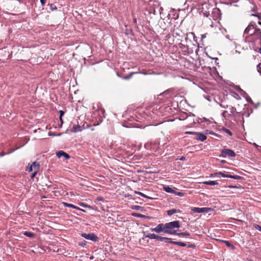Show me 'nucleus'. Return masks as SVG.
I'll use <instances>...</instances> for the list:
<instances>
[{
	"label": "nucleus",
	"mask_w": 261,
	"mask_h": 261,
	"mask_svg": "<svg viewBox=\"0 0 261 261\" xmlns=\"http://www.w3.org/2000/svg\"><path fill=\"white\" fill-rule=\"evenodd\" d=\"M150 230L158 233L161 232L162 231L164 232V224L163 223L159 224L156 226V227L150 228Z\"/></svg>",
	"instance_id": "20e7f679"
},
{
	"label": "nucleus",
	"mask_w": 261,
	"mask_h": 261,
	"mask_svg": "<svg viewBox=\"0 0 261 261\" xmlns=\"http://www.w3.org/2000/svg\"><path fill=\"white\" fill-rule=\"evenodd\" d=\"M145 237L150 239H156L159 240V236H158L154 233H149L146 235Z\"/></svg>",
	"instance_id": "9b49d317"
},
{
	"label": "nucleus",
	"mask_w": 261,
	"mask_h": 261,
	"mask_svg": "<svg viewBox=\"0 0 261 261\" xmlns=\"http://www.w3.org/2000/svg\"><path fill=\"white\" fill-rule=\"evenodd\" d=\"M56 155L58 158L64 156L66 159H69L70 158L69 155L62 150L57 152Z\"/></svg>",
	"instance_id": "0eeeda50"
},
{
	"label": "nucleus",
	"mask_w": 261,
	"mask_h": 261,
	"mask_svg": "<svg viewBox=\"0 0 261 261\" xmlns=\"http://www.w3.org/2000/svg\"><path fill=\"white\" fill-rule=\"evenodd\" d=\"M195 245L194 244H191L188 245V247L189 248H194Z\"/></svg>",
	"instance_id": "37998d69"
},
{
	"label": "nucleus",
	"mask_w": 261,
	"mask_h": 261,
	"mask_svg": "<svg viewBox=\"0 0 261 261\" xmlns=\"http://www.w3.org/2000/svg\"><path fill=\"white\" fill-rule=\"evenodd\" d=\"M135 193L137 194H139V195L141 196L142 197H144V198H148V199H152V198L150 197H149L146 195H145L144 194H143V193L142 192H135Z\"/></svg>",
	"instance_id": "aec40b11"
},
{
	"label": "nucleus",
	"mask_w": 261,
	"mask_h": 261,
	"mask_svg": "<svg viewBox=\"0 0 261 261\" xmlns=\"http://www.w3.org/2000/svg\"><path fill=\"white\" fill-rule=\"evenodd\" d=\"M23 234L27 237H30V238H34L35 236V234L30 232V231H25L23 233Z\"/></svg>",
	"instance_id": "a211bd4d"
},
{
	"label": "nucleus",
	"mask_w": 261,
	"mask_h": 261,
	"mask_svg": "<svg viewBox=\"0 0 261 261\" xmlns=\"http://www.w3.org/2000/svg\"><path fill=\"white\" fill-rule=\"evenodd\" d=\"M177 195L180 196H183L184 194L182 192H177Z\"/></svg>",
	"instance_id": "79ce46f5"
},
{
	"label": "nucleus",
	"mask_w": 261,
	"mask_h": 261,
	"mask_svg": "<svg viewBox=\"0 0 261 261\" xmlns=\"http://www.w3.org/2000/svg\"><path fill=\"white\" fill-rule=\"evenodd\" d=\"M171 244H175V245H179V246H181V247H185V246H186V244L185 243L181 242L173 241V242H171Z\"/></svg>",
	"instance_id": "6ab92c4d"
},
{
	"label": "nucleus",
	"mask_w": 261,
	"mask_h": 261,
	"mask_svg": "<svg viewBox=\"0 0 261 261\" xmlns=\"http://www.w3.org/2000/svg\"><path fill=\"white\" fill-rule=\"evenodd\" d=\"M258 23L261 26V19H259Z\"/></svg>",
	"instance_id": "09e8293b"
},
{
	"label": "nucleus",
	"mask_w": 261,
	"mask_h": 261,
	"mask_svg": "<svg viewBox=\"0 0 261 261\" xmlns=\"http://www.w3.org/2000/svg\"><path fill=\"white\" fill-rule=\"evenodd\" d=\"M208 208L207 207H202L201 208V211H200L201 213H207L208 212Z\"/></svg>",
	"instance_id": "bb28decb"
},
{
	"label": "nucleus",
	"mask_w": 261,
	"mask_h": 261,
	"mask_svg": "<svg viewBox=\"0 0 261 261\" xmlns=\"http://www.w3.org/2000/svg\"><path fill=\"white\" fill-rule=\"evenodd\" d=\"M137 72H131L128 75L122 77L123 79L128 80L132 76L133 74L137 73Z\"/></svg>",
	"instance_id": "393cba45"
},
{
	"label": "nucleus",
	"mask_w": 261,
	"mask_h": 261,
	"mask_svg": "<svg viewBox=\"0 0 261 261\" xmlns=\"http://www.w3.org/2000/svg\"><path fill=\"white\" fill-rule=\"evenodd\" d=\"M257 71H258V72L260 73V74H261V63L259 64L257 66Z\"/></svg>",
	"instance_id": "c85d7f7f"
},
{
	"label": "nucleus",
	"mask_w": 261,
	"mask_h": 261,
	"mask_svg": "<svg viewBox=\"0 0 261 261\" xmlns=\"http://www.w3.org/2000/svg\"><path fill=\"white\" fill-rule=\"evenodd\" d=\"M180 227L178 221H174L164 224V232L170 234H176V231L174 230V228H178Z\"/></svg>",
	"instance_id": "f257e3e1"
},
{
	"label": "nucleus",
	"mask_w": 261,
	"mask_h": 261,
	"mask_svg": "<svg viewBox=\"0 0 261 261\" xmlns=\"http://www.w3.org/2000/svg\"><path fill=\"white\" fill-rule=\"evenodd\" d=\"M236 155V153L233 150L229 149H224L221 151V156L223 158H225L227 156L234 157Z\"/></svg>",
	"instance_id": "f03ea898"
},
{
	"label": "nucleus",
	"mask_w": 261,
	"mask_h": 261,
	"mask_svg": "<svg viewBox=\"0 0 261 261\" xmlns=\"http://www.w3.org/2000/svg\"><path fill=\"white\" fill-rule=\"evenodd\" d=\"M37 172H33V173H32V174L31 175V177L32 178H34V177L35 176V175H36V174H37Z\"/></svg>",
	"instance_id": "a19ab883"
},
{
	"label": "nucleus",
	"mask_w": 261,
	"mask_h": 261,
	"mask_svg": "<svg viewBox=\"0 0 261 261\" xmlns=\"http://www.w3.org/2000/svg\"><path fill=\"white\" fill-rule=\"evenodd\" d=\"M180 211L179 210L176 209H171L167 211V214L169 216H171L173 214L176 213H179Z\"/></svg>",
	"instance_id": "4468645a"
},
{
	"label": "nucleus",
	"mask_w": 261,
	"mask_h": 261,
	"mask_svg": "<svg viewBox=\"0 0 261 261\" xmlns=\"http://www.w3.org/2000/svg\"><path fill=\"white\" fill-rule=\"evenodd\" d=\"M81 126L79 125H74L71 129L72 132L73 133H77L78 132H81Z\"/></svg>",
	"instance_id": "ddd939ff"
},
{
	"label": "nucleus",
	"mask_w": 261,
	"mask_h": 261,
	"mask_svg": "<svg viewBox=\"0 0 261 261\" xmlns=\"http://www.w3.org/2000/svg\"><path fill=\"white\" fill-rule=\"evenodd\" d=\"M253 227L255 228L256 229L258 230L259 231H261V226H259L258 224H253Z\"/></svg>",
	"instance_id": "a878e982"
},
{
	"label": "nucleus",
	"mask_w": 261,
	"mask_h": 261,
	"mask_svg": "<svg viewBox=\"0 0 261 261\" xmlns=\"http://www.w3.org/2000/svg\"><path fill=\"white\" fill-rule=\"evenodd\" d=\"M82 236L87 240H91L92 241L96 242L97 241V237L93 233H83L82 234Z\"/></svg>",
	"instance_id": "7ed1b4c3"
},
{
	"label": "nucleus",
	"mask_w": 261,
	"mask_h": 261,
	"mask_svg": "<svg viewBox=\"0 0 261 261\" xmlns=\"http://www.w3.org/2000/svg\"><path fill=\"white\" fill-rule=\"evenodd\" d=\"M236 110V108H234L233 107H231V113L235 112Z\"/></svg>",
	"instance_id": "c03bdc74"
},
{
	"label": "nucleus",
	"mask_w": 261,
	"mask_h": 261,
	"mask_svg": "<svg viewBox=\"0 0 261 261\" xmlns=\"http://www.w3.org/2000/svg\"><path fill=\"white\" fill-rule=\"evenodd\" d=\"M191 211L194 213H200L201 208L200 207H192Z\"/></svg>",
	"instance_id": "4be33fe9"
},
{
	"label": "nucleus",
	"mask_w": 261,
	"mask_h": 261,
	"mask_svg": "<svg viewBox=\"0 0 261 261\" xmlns=\"http://www.w3.org/2000/svg\"><path fill=\"white\" fill-rule=\"evenodd\" d=\"M185 159H186V158H185V156H181V157L180 158V159H179V160H181V161H184V160H185Z\"/></svg>",
	"instance_id": "a18cd8bd"
},
{
	"label": "nucleus",
	"mask_w": 261,
	"mask_h": 261,
	"mask_svg": "<svg viewBox=\"0 0 261 261\" xmlns=\"http://www.w3.org/2000/svg\"><path fill=\"white\" fill-rule=\"evenodd\" d=\"M203 185H210V186H215L218 185V182L216 181L210 180V181H205L202 182Z\"/></svg>",
	"instance_id": "9d476101"
},
{
	"label": "nucleus",
	"mask_w": 261,
	"mask_h": 261,
	"mask_svg": "<svg viewBox=\"0 0 261 261\" xmlns=\"http://www.w3.org/2000/svg\"><path fill=\"white\" fill-rule=\"evenodd\" d=\"M132 208L133 210H135L137 211H143L144 210V208L143 207L139 206V205H133L132 206Z\"/></svg>",
	"instance_id": "f3484780"
},
{
	"label": "nucleus",
	"mask_w": 261,
	"mask_h": 261,
	"mask_svg": "<svg viewBox=\"0 0 261 261\" xmlns=\"http://www.w3.org/2000/svg\"><path fill=\"white\" fill-rule=\"evenodd\" d=\"M96 200L97 201H103V198L101 197H97V198H96Z\"/></svg>",
	"instance_id": "58836bf2"
},
{
	"label": "nucleus",
	"mask_w": 261,
	"mask_h": 261,
	"mask_svg": "<svg viewBox=\"0 0 261 261\" xmlns=\"http://www.w3.org/2000/svg\"><path fill=\"white\" fill-rule=\"evenodd\" d=\"M50 9L51 10H54V9H56V7L53 4H50Z\"/></svg>",
	"instance_id": "ea45409f"
},
{
	"label": "nucleus",
	"mask_w": 261,
	"mask_h": 261,
	"mask_svg": "<svg viewBox=\"0 0 261 261\" xmlns=\"http://www.w3.org/2000/svg\"><path fill=\"white\" fill-rule=\"evenodd\" d=\"M164 190L168 193H173L174 192V191L170 187L168 186L164 187Z\"/></svg>",
	"instance_id": "dca6fc26"
},
{
	"label": "nucleus",
	"mask_w": 261,
	"mask_h": 261,
	"mask_svg": "<svg viewBox=\"0 0 261 261\" xmlns=\"http://www.w3.org/2000/svg\"><path fill=\"white\" fill-rule=\"evenodd\" d=\"M6 154V153H2L1 154V156H3V155H5V154Z\"/></svg>",
	"instance_id": "8fccbe9b"
},
{
	"label": "nucleus",
	"mask_w": 261,
	"mask_h": 261,
	"mask_svg": "<svg viewBox=\"0 0 261 261\" xmlns=\"http://www.w3.org/2000/svg\"><path fill=\"white\" fill-rule=\"evenodd\" d=\"M224 242H225V244H226L227 246H228V247H230V246H232V245L231 244V243H230V242H229L228 241H224Z\"/></svg>",
	"instance_id": "f704fd0d"
},
{
	"label": "nucleus",
	"mask_w": 261,
	"mask_h": 261,
	"mask_svg": "<svg viewBox=\"0 0 261 261\" xmlns=\"http://www.w3.org/2000/svg\"><path fill=\"white\" fill-rule=\"evenodd\" d=\"M28 171L29 172L33 171V167L32 165L29 167L28 168Z\"/></svg>",
	"instance_id": "72a5a7b5"
},
{
	"label": "nucleus",
	"mask_w": 261,
	"mask_h": 261,
	"mask_svg": "<svg viewBox=\"0 0 261 261\" xmlns=\"http://www.w3.org/2000/svg\"><path fill=\"white\" fill-rule=\"evenodd\" d=\"M220 173H221V174H220V175L223 177H228V178H233V179H237V180L242 179V177L239 175H232L226 174L224 172H220Z\"/></svg>",
	"instance_id": "39448f33"
},
{
	"label": "nucleus",
	"mask_w": 261,
	"mask_h": 261,
	"mask_svg": "<svg viewBox=\"0 0 261 261\" xmlns=\"http://www.w3.org/2000/svg\"><path fill=\"white\" fill-rule=\"evenodd\" d=\"M252 15L256 16L258 19H261V14H252Z\"/></svg>",
	"instance_id": "473e14b6"
},
{
	"label": "nucleus",
	"mask_w": 261,
	"mask_h": 261,
	"mask_svg": "<svg viewBox=\"0 0 261 261\" xmlns=\"http://www.w3.org/2000/svg\"><path fill=\"white\" fill-rule=\"evenodd\" d=\"M185 134H190V135H194L195 136V134H196V133L194 132H185Z\"/></svg>",
	"instance_id": "c756f323"
},
{
	"label": "nucleus",
	"mask_w": 261,
	"mask_h": 261,
	"mask_svg": "<svg viewBox=\"0 0 261 261\" xmlns=\"http://www.w3.org/2000/svg\"><path fill=\"white\" fill-rule=\"evenodd\" d=\"M159 240L160 241H164L166 243H170V244H171V242H173V241L171 240V239L168 238H165V237H163L161 236H159Z\"/></svg>",
	"instance_id": "f8f14e48"
},
{
	"label": "nucleus",
	"mask_w": 261,
	"mask_h": 261,
	"mask_svg": "<svg viewBox=\"0 0 261 261\" xmlns=\"http://www.w3.org/2000/svg\"><path fill=\"white\" fill-rule=\"evenodd\" d=\"M59 113H60V117H62V116L64 114V112L63 111H62V110H60L59 111Z\"/></svg>",
	"instance_id": "4c0bfd02"
},
{
	"label": "nucleus",
	"mask_w": 261,
	"mask_h": 261,
	"mask_svg": "<svg viewBox=\"0 0 261 261\" xmlns=\"http://www.w3.org/2000/svg\"><path fill=\"white\" fill-rule=\"evenodd\" d=\"M133 21H134V23H137V19H136V18H134Z\"/></svg>",
	"instance_id": "de8ad7c7"
},
{
	"label": "nucleus",
	"mask_w": 261,
	"mask_h": 261,
	"mask_svg": "<svg viewBox=\"0 0 261 261\" xmlns=\"http://www.w3.org/2000/svg\"><path fill=\"white\" fill-rule=\"evenodd\" d=\"M228 188H240L241 187H238L237 186H232V185H229L228 186Z\"/></svg>",
	"instance_id": "2f4dec72"
},
{
	"label": "nucleus",
	"mask_w": 261,
	"mask_h": 261,
	"mask_svg": "<svg viewBox=\"0 0 261 261\" xmlns=\"http://www.w3.org/2000/svg\"><path fill=\"white\" fill-rule=\"evenodd\" d=\"M176 235L179 236H185V237H189L190 236V233L188 232H180V233H177Z\"/></svg>",
	"instance_id": "412c9836"
},
{
	"label": "nucleus",
	"mask_w": 261,
	"mask_h": 261,
	"mask_svg": "<svg viewBox=\"0 0 261 261\" xmlns=\"http://www.w3.org/2000/svg\"><path fill=\"white\" fill-rule=\"evenodd\" d=\"M80 205H81L82 206L84 207H89V208H90V207H91L90 206L87 205H86V204H84V203H81Z\"/></svg>",
	"instance_id": "e433bc0d"
},
{
	"label": "nucleus",
	"mask_w": 261,
	"mask_h": 261,
	"mask_svg": "<svg viewBox=\"0 0 261 261\" xmlns=\"http://www.w3.org/2000/svg\"><path fill=\"white\" fill-rule=\"evenodd\" d=\"M220 174H221L220 173V172H216V173H212V174H210V177H219V176L220 175Z\"/></svg>",
	"instance_id": "b1692460"
},
{
	"label": "nucleus",
	"mask_w": 261,
	"mask_h": 261,
	"mask_svg": "<svg viewBox=\"0 0 261 261\" xmlns=\"http://www.w3.org/2000/svg\"><path fill=\"white\" fill-rule=\"evenodd\" d=\"M195 138L201 141H203L206 139L207 137L205 135L200 133H196V134H195Z\"/></svg>",
	"instance_id": "423d86ee"
},
{
	"label": "nucleus",
	"mask_w": 261,
	"mask_h": 261,
	"mask_svg": "<svg viewBox=\"0 0 261 261\" xmlns=\"http://www.w3.org/2000/svg\"><path fill=\"white\" fill-rule=\"evenodd\" d=\"M32 165L33 167V172H38L40 167L39 163L34 162L32 163Z\"/></svg>",
	"instance_id": "1a4fd4ad"
},
{
	"label": "nucleus",
	"mask_w": 261,
	"mask_h": 261,
	"mask_svg": "<svg viewBox=\"0 0 261 261\" xmlns=\"http://www.w3.org/2000/svg\"><path fill=\"white\" fill-rule=\"evenodd\" d=\"M60 120L61 123L62 124L63 123V120L62 119V117H60Z\"/></svg>",
	"instance_id": "49530a36"
},
{
	"label": "nucleus",
	"mask_w": 261,
	"mask_h": 261,
	"mask_svg": "<svg viewBox=\"0 0 261 261\" xmlns=\"http://www.w3.org/2000/svg\"><path fill=\"white\" fill-rule=\"evenodd\" d=\"M252 29H254V27L253 25H249L248 27L245 29V33H249L250 30Z\"/></svg>",
	"instance_id": "5701e85b"
},
{
	"label": "nucleus",
	"mask_w": 261,
	"mask_h": 261,
	"mask_svg": "<svg viewBox=\"0 0 261 261\" xmlns=\"http://www.w3.org/2000/svg\"><path fill=\"white\" fill-rule=\"evenodd\" d=\"M253 33H256V34H261V30L260 29H256L255 30V32H254Z\"/></svg>",
	"instance_id": "7c9ffc66"
},
{
	"label": "nucleus",
	"mask_w": 261,
	"mask_h": 261,
	"mask_svg": "<svg viewBox=\"0 0 261 261\" xmlns=\"http://www.w3.org/2000/svg\"><path fill=\"white\" fill-rule=\"evenodd\" d=\"M132 215L133 216H134V217H138V218H149V217H148L147 216L143 215H142V214H139V213H133Z\"/></svg>",
	"instance_id": "2eb2a0df"
},
{
	"label": "nucleus",
	"mask_w": 261,
	"mask_h": 261,
	"mask_svg": "<svg viewBox=\"0 0 261 261\" xmlns=\"http://www.w3.org/2000/svg\"><path fill=\"white\" fill-rule=\"evenodd\" d=\"M63 204L65 206H66V207H71V208H74V209H76V210H79V211H81L82 212H85V210L72 204H70V203H66V202H63Z\"/></svg>",
	"instance_id": "6e6552de"
},
{
	"label": "nucleus",
	"mask_w": 261,
	"mask_h": 261,
	"mask_svg": "<svg viewBox=\"0 0 261 261\" xmlns=\"http://www.w3.org/2000/svg\"><path fill=\"white\" fill-rule=\"evenodd\" d=\"M40 3L41 4V5L42 6H44L45 4V3H46V0H40Z\"/></svg>",
	"instance_id": "c9c22d12"
},
{
	"label": "nucleus",
	"mask_w": 261,
	"mask_h": 261,
	"mask_svg": "<svg viewBox=\"0 0 261 261\" xmlns=\"http://www.w3.org/2000/svg\"><path fill=\"white\" fill-rule=\"evenodd\" d=\"M224 131L225 133H226L227 134H228L229 136H231L232 135V133L228 129L224 128Z\"/></svg>",
	"instance_id": "cd10ccee"
}]
</instances>
